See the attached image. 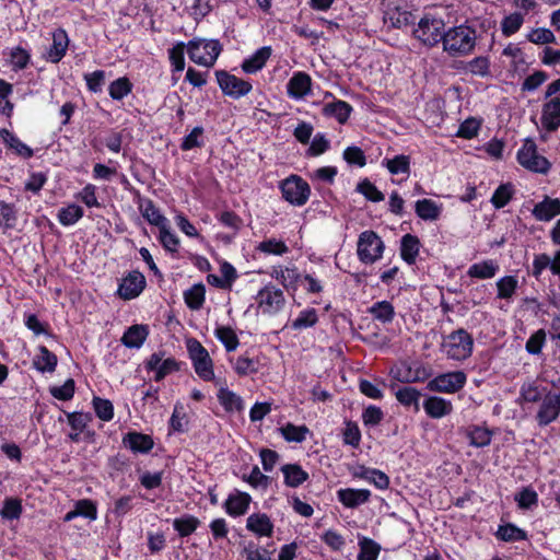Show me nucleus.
I'll return each mask as SVG.
<instances>
[{
    "label": "nucleus",
    "mask_w": 560,
    "mask_h": 560,
    "mask_svg": "<svg viewBox=\"0 0 560 560\" xmlns=\"http://www.w3.org/2000/svg\"><path fill=\"white\" fill-rule=\"evenodd\" d=\"M476 31L466 25L450 27L442 39L443 51L451 57H464L471 54L476 46Z\"/></svg>",
    "instance_id": "obj_1"
},
{
    "label": "nucleus",
    "mask_w": 560,
    "mask_h": 560,
    "mask_svg": "<svg viewBox=\"0 0 560 560\" xmlns=\"http://www.w3.org/2000/svg\"><path fill=\"white\" fill-rule=\"evenodd\" d=\"M441 352L450 360L464 361L474 350V338L464 328H458L442 338Z\"/></svg>",
    "instance_id": "obj_2"
},
{
    "label": "nucleus",
    "mask_w": 560,
    "mask_h": 560,
    "mask_svg": "<svg viewBox=\"0 0 560 560\" xmlns=\"http://www.w3.org/2000/svg\"><path fill=\"white\" fill-rule=\"evenodd\" d=\"M221 50L222 46L215 39L194 38L187 44L190 60L207 68L215 63Z\"/></svg>",
    "instance_id": "obj_3"
},
{
    "label": "nucleus",
    "mask_w": 560,
    "mask_h": 560,
    "mask_svg": "<svg viewBox=\"0 0 560 560\" xmlns=\"http://www.w3.org/2000/svg\"><path fill=\"white\" fill-rule=\"evenodd\" d=\"M444 21L431 14L422 16L412 30L415 38L428 47H434L444 36Z\"/></svg>",
    "instance_id": "obj_4"
},
{
    "label": "nucleus",
    "mask_w": 560,
    "mask_h": 560,
    "mask_svg": "<svg viewBox=\"0 0 560 560\" xmlns=\"http://www.w3.org/2000/svg\"><path fill=\"white\" fill-rule=\"evenodd\" d=\"M186 346L196 374L206 382L214 381L213 362L208 350L194 338L188 339Z\"/></svg>",
    "instance_id": "obj_5"
},
{
    "label": "nucleus",
    "mask_w": 560,
    "mask_h": 560,
    "mask_svg": "<svg viewBox=\"0 0 560 560\" xmlns=\"http://www.w3.org/2000/svg\"><path fill=\"white\" fill-rule=\"evenodd\" d=\"M384 242L374 231H364L359 235L357 254L361 262L374 264L382 258Z\"/></svg>",
    "instance_id": "obj_6"
},
{
    "label": "nucleus",
    "mask_w": 560,
    "mask_h": 560,
    "mask_svg": "<svg viewBox=\"0 0 560 560\" xmlns=\"http://www.w3.org/2000/svg\"><path fill=\"white\" fill-rule=\"evenodd\" d=\"M518 163L528 171L546 174L550 167V162L537 153V147L534 141L526 140L517 152Z\"/></svg>",
    "instance_id": "obj_7"
},
{
    "label": "nucleus",
    "mask_w": 560,
    "mask_h": 560,
    "mask_svg": "<svg viewBox=\"0 0 560 560\" xmlns=\"http://www.w3.org/2000/svg\"><path fill=\"white\" fill-rule=\"evenodd\" d=\"M467 376L463 371L442 373L430 380L427 388L431 392L455 394L466 384Z\"/></svg>",
    "instance_id": "obj_8"
},
{
    "label": "nucleus",
    "mask_w": 560,
    "mask_h": 560,
    "mask_svg": "<svg viewBox=\"0 0 560 560\" xmlns=\"http://www.w3.org/2000/svg\"><path fill=\"white\" fill-rule=\"evenodd\" d=\"M282 197L294 206H302L310 197L308 184L300 176L291 175L280 184Z\"/></svg>",
    "instance_id": "obj_9"
},
{
    "label": "nucleus",
    "mask_w": 560,
    "mask_h": 560,
    "mask_svg": "<svg viewBox=\"0 0 560 560\" xmlns=\"http://www.w3.org/2000/svg\"><path fill=\"white\" fill-rule=\"evenodd\" d=\"M215 77L223 94L235 100L247 95L253 89L249 81L237 78L224 70L217 71Z\"/></svg>",
    "instance_id": "obj_10"
},
{
    "label": "nucleus",
    "mask_w": 560,
    "mask_h": 560,
    "mask_svg": "<svg viewBox=\"0 0 560 560\" xmlns=\"http://www.w3.org/2000/svg\"><path fill=\"white\" fill-rule=\"evenodd\" d=\"M258 308L262 314H277L284 306V295L281 289L267 284L256 295Z\"/></svg>",
    "instance_id": "obj_11"
},
{
    "label": "nucleus",
    "mask_w": 560,
    "mask_h": 560,
    "mask_svg": "<svg viewBox=\"0 0 560 560\" xmlns=\"http://www.w3.org/2000/svg\"><path fill=\"white\" fill-rule=\"evenodd\" d=\"M270 276L287 289L302 284L308 291H315V280L311 276L302 277L296 268L273 267Z\"/></svg>",
    "instance_id": "obj_12"
},
{
    "label": "nucleus",
    "mask_w": 560,
    "mask_h": 560,
    "mask_svg": "<svg viewBox=\"0 0 560 560\" xmlns=\"http://www.w3.org/2000/svg\"><path fill=\"white\" fill-rule=\"evenodd\" d=\"M560 415V393H548L541 399L536 419L539 425H548Z\"/></svg>",
    "instance_id": "obj_13"
},
{
    "label": "nucleus",
    "mask_w": 560,
    "mask_h": 560,
    "mask_svg": "<svg viewBox=\"0 0 560 560\" xmlns=\"http://www.w3.org/2000/svg\"><path fill=\"white\" fill-rule=\"evenodd\" d=\"M145 288V278L139 271L129 272L120 282L117 294L124 300H132Z\"/></svg>",
    "instance_id": "obj_14"
},
{
    "label": "nucleus",
    "mask_w": 560,
    "mask_h": 560,
    "mask_svg": "<svg viewBox=\"0 0 560 560\" xmlns=\"http://www.w3.org/2000/svg\"><path fill=\"white\" fill-rule=\"evenodd\" d=\"M540 122L544 129L555 132L560 127V98L545 101L541 107Z\"/></svg>",
    "instance_id": "obj_15"
},
{
    "label": "nucleus",
    "mask_w": 560,
    "mask_h": 560,
    "mask_svg": "<svg viewBox=\"0 0 560 560\" xmlns=\"http://www.w3.org/2000/svg\"><path fill=\"white\" fill-rule=\"evenodd\" d=\"M533 217L540 222H549L560 214V199L545 196L532 210Z\"/></svg>",
    "instance_id": "obj_16"
},
{
    "label": "nucleus",
    "mask_w": 560,
    "mask_h": 560,
    "mask_svg": "<svg viewBox=\"0 0 560 560\" xmlns=\"http://www.w3.org/2000/svg\"><path fill=\"white\" fill-rule=\"evenodd\" d=\"M288 94L294 100H301L312 91V78L305 72H295L287 84Z\"/></svg>",
    "instance_id": "obj_17"
},
{
    "label": "nucleus",
    "mask_w": 560,
    "mask_h": 560,
    "mask_svg": "<svg viewBox=\"0 0 560 560\" xmlns=\"http://www.w3.org/2000/svg\"><path fill=\"white\" fill-rule=\"evenodd\" d=\"M69 38L65 30L58 28L52 33V44L46 52V59L52 63L59 62L66 55Z\"/></svg>",
    "instance_id": "obj_18"
},
{
    "label": "nucleus",
    "mask_w": 560,
    "mask_h": 560,
    "mask_svg": "<svg viewBox=\"0 0 560 560\" xmlns=\"http://www.w3.org/2000/svg\"><path fill=\"white\" fill-rule=\"evenodd\" d=\"M423 409L430 418L441 419L453 411V405L443 397L429 396L423 401Z\"/></svg>",
    "instance_id": "obj_19"
},
{
    "label": "nucleus",
    "mask_w": 560,
    "mask_h": 560,
    "mask_svg": "<svg viewBox=\"0 0 560 560\" xmlns=\"http://www.w3.org/2000/svg\"><path fill=\"white\" fill-rule=\"evenodd\" d=\"M252 498L246 492H235L228 497L224 502L225 512L233 517L244 515L248 508Z\"/></svg>",
    "instance_id": "obj_20"
},
{
    "label": "nucleus",
    "mask_w": 560,
    "mask_h": 560,
    "mask_svg": "<svg viewBox=\"0 0 560 560\" xmlns=\"http://www.w3.org/2000/svg\"><path fill=\"white\" fill-rule=\"evenodd\" d=\"M371 492L366 489H340L337 491L338 500L346 508H357L369 501Z\"/></svg>",
    "instance_id": "obj_21"
},
{
    "label": "nucleus",
    "mask_w": 560,
    "mask_h": 560,
    "mask_svg": "<svg viewBox=\"0 0 560 560\" xmlns=\"http://www.w3.org/2000/svg\"><path fill=\"white\" fill-rule=\"evenodd\" d=\"M500 270V265L494 259H485L479 262H475L467 269V276L476 279H491Z\"/></svg>",
    "instance_id": "obj_22"
},
{
    "label": "nucleus",
    "mask_w": 560,
    "mask_h": 560,
    "mask_svg": "<svg viewBox=\"0 0 560 560\" xmlns=\"http://www.w3.org/2000/svg\"><path fill=\"white\" fill-rule=\"evenodd\" d=\"M270 56L271 48L268 46L261 47L257 49L252 56L243 60L241 66L242 70L249 74L256 73L265 67Z\"/></svg>",
    "instance_id": "obj_23"
},
{
    "label": "nucleus",
    "mask_w": 560,
    "mask_h": 560,
    "mask_svg": "<svg viewBox=\"0 0 560 560\" xmlns=\"http://www.w3.org/2000/svg\"><path fill=\"white\" fill-rule=\"evenodd\" d=\"M246 528L258 536L269 537L272 535L273 525L265 513H254L247 517Z\"/></svg>",
    "instance_id": "obj_24"
},
{
    "label": "nucleus",
    "mask_w": 560,
    "mask_h": 560,
    "mask_svg": "<svg viewBox=\"0 0 560 560\" xmlns=\"http://www.w3.org/2000/svg\"><path fill=\"white\" fill-rule=\"evenodd\" d=\"M149 335L148 326L132 325L122 335L120 341L127 348L139 349Z\"/></svg>",
    "instance_id": "obj_25"
},
{
    "label": "nucleus",
    "mask_w": 560,
    "mask_h": 560,
    "mask_svg": "<svg viewBox=\"0 0 560 560\" xmlns=\"http://www.w3.org/2000/svg\"><path fill=\"white\" fill-rule=\"evenodd\" d=\"M397 401L415 412L420 410L421 392L412 386H402L395 392Z\"/></svg>",
    "instance_id": "obj_26"
},
{
    "label": "nucleus",
    "mask_w": 560,
    "mask_h": 560,
    "mask_svg": "<svg viewBox=\"0 0 560 560\" xmlns=\"http://www.w3.org/2000/svg\"><path fill=\"white\" fill-rule=\"evenodd\" d=\"M38 353L33 359V366L42 373H52L56 370L58 359L47 347L39 346Z\"/></svg>",
    "instance_id": "obj_27"
},
{
    "label": "nucleus",
    "mask_w": 560,
    "mask_h": 560,
    "mask_svg": "<svg viewBox=\"0 0 560 560\" xmlns=\"http://www.w3.org/2000/svg\"><path fill=\"white\" fill-rule=\"evenodd\" d=\"M124 444L135 453H149L153 448L154 442L150 435L129 432L124 438Z\"/></svg>",
    "instance_id": "obj_28"
},
{
    "label": "nucleus",
    "mask_w": 560,
    "mask_h": 560,
    "mask_svg": "<svg viewBox=\"0 0 560 560\" xmlns=\"http://www.w3.org/2000/svg\"><path fill=\"white\" fill-rule=\"evenodd\" d=\"M420 241L418 236L405 234L400 241V256L408 264L413 265L420 252Z\"/></svg>",
    "instance_id": "obj_29"
},
{
    "label": "nucleus",
    "mask_w": 560,
    "mask_h": 560,
    "mask_svg": "<svg viewBox=\"0 0 560 560\" xmlns=\"http://www.w3.org/2000/svg\"><path fill=\"white\" fill-rule=\"evenodd\" d=\"M217 397L226 412L242 411L244 409L242 397L228 387L220 386Z\"/></svg>",
    "instance_id": "obj_30"
},
{
    "label": "nucleus",
    "mask_w": 560,
    "mask_h": 560,
    "mask_svg": "<svg viewBox=\"0 0 560 560\" xmlns=\"http://www.w3.org/2000/svg\"><path fill=\"white\" fill-rule=\"evenodd\" d=\"M368 312L374 320H377L382 324H390L394 320L396 314L394 305L386 300L373 303L369 307Z\"/></svg>",
    "instance_id": "obj_31"
},
{
    "label": "nucleus",
    "mask_w": 560,
    "mask_h": 560,
    "mask_svg": "<svg viewBox=\"0 0 560 560\" xmlns=\"http://www.w3.org/2000/svg\"><path fill=\"white\" fill-rule=\"evenodd\" d=\"M351 112V105L345 101H332L325 104L322 109L324 116L334 117L339 124H345Z\"/></svg>",
    "instance_id": "obj_32"
},
{
    "label": "nucleus",
    "mask_w": 560,
    "mask_h": 560,
    "mask_svg": "<svg viewBox=\"0 0 560 560\" xmlns=\"http://www.w3.org/2000/svg\"><path fill=\"white\" fill-rule=\"evenodd\" d=\"M139 210L142 217L152 225L159 229L167 223V219L161 214L151 199H142L139 202Z\"/></svg>",
    "instance_id": "obj_33"
},
{
    "label": "nucleus",
    "mask_w": 560,
    "mask_h": 560,
    "mask_svg": "<svg viewBox=\"0 0 560 560\" xmlns=\"http://www.w3.org/2000/svg\"><path fill=\"white\" fill-rule=\"evenodd\" d=\"M525 13L524 11H514L508 15H505L501 20V32L505 37H511L515 33H517L525 22Z\"/></svg>",
    "instance_id": "obj_34"
},
{
    "label": "nucleus",
    "mask_w": 560,
    "mask_h": 560,
    "mask_svg": "<svg viewBox=\"0 0 560 560\" xmlns=\"http://www.w3.org/2000/svg\"><path fill=\"white\" fill-rule=\"evenodd\" d=\"M415 211L422 220L434 221L439 219L442 207L431 199H421L416 201Z\"/></svg>",
    "instance_id": "obj_35"
},
{
    "label": "nucleus",
    "mask_w": 560,
    "mask_h": 560,
    "mask_svg": "<svg viewBox=\"0 0 560 560\" xmlns=\"http://www.w3.org/2000/svg\"><path fill=\"white\" fill-rule=\"evenodd\" d=\"M497 298L511 302L518 288V280L514 276H504L497 280Z\"/></svg>",
    "instance_id": "obj_36"
},
{
    "label": "nucleus",
    "mask_w": 560,
    "mask_h": 560,
    "mask_svg": "<svg viewBox=\"0 0 560 560\" xmlns=\"http://www.w3.org/2000/svg\"><path fill=\"white\" fill-rule=\"evenodd\" d=\"M385 22L392 27L402 28L415 23V16L407 10L395 8L385 13Z\"/></svg>",
    "instance_id": "obj_37"
},
{
    "label": "nucleus",
    "mask_w": 560,
    "mask_h": 560,
    "mask_svg": "<svg viewBox=\"0 0 560 560\" xmlns=\"http://www.w3.org/2000/svg\"><path fill=\"white\" fill-rule=\"evenodd\" d=\"M358 546L360 548L358 560H377L381 552V545L378 542L369 537L359 535Z\"/></svg>",
    "instance_id": "obj_38"
},
{
    "label": "nucleus",
    "mask_w": 560,
    "mask_h": 560,
    "mask_svg": "<svg viewBox=\"0 0 560 560\" xmlns=\"http://www.w3.org/2000/svg\"><path fill=\"white\" fill-rule=\"evenodd\" d=\"M281 471L283 474L285 485L292 488L299 487L308 477L307 472L296 464L283 465Z\"/></svg>",
    "instance_id": "obj_39"
},
{
    "label": "nucleus",
    "mask_w": 560,
    "mask_h": 560,
    "mask_svg": "<svg viewBox=\"0 0 560 560\" xmlns=\"http://www.w3.org/2000/svg\"><path fill=\"white\" fill-rule=\"evenodd\" d=\"M83 214L82 207L77 203H70L58 211L57 219L61 225L71 226L81 220Z\"/></svg>",
    "instance_id": "obj_40"
},
{
    "label": "nucleus",
    "mask_w": 560,
    "mask_h": 560,
    "mask_svg": "<svg viewBox=\"0 0 560 560\" xmlns=\"http://www.w3.org/2000/svg\"><path fill=\"white\" fill-rule=\"evenodd\" d=\"M0 138L2 141L19 155L28 159L33 155V150L23 143L15 135L10 132L8 129L0 130Z\"/></svg>",
    "instance_id": "obj_41"
},
{
    "label": "nucleus",
    "mask_w": 560,
    "mask_h": 560,
    "mask_svg": "<svg viewBox=\"0 0 560 560\" xmlns=\"http://www.w3.org/2000/svg\"><path fill=\"white\" fill-rule=\"evenodd\" d=\"M467 438L470 445L475 447H485L491 443L492 432L485 427L472 425L467 429Z\"/></svg>",
    "instance_id": "obj_42"
},
{
    "label": "nucleus",
    "mask_w": 560,
    "mask_h": 560,
    "mask_svg": "<svg viewBox=\"0 0 560 560\" xmlns=\"http://www.w3.org/2000/svg\"><path fill=\"white\" fill-rule=\"evenodd\" d=\"M206 289L202 283L194 284L184 292V300L190 310H200L205 303Z\"/></svg>",
    "instance_id": "obj_43"
},
{
    "label": "nucleus",
    "mask_w": 560,
    "mask_h": 560,
    "mask_svg": "<svg viewBox=\"0 0 560 560\" xmlns=\"http://www.w3.org/2000/svg\"><path fill=\"white\" fill-rule=\"evenodd\" d=\"M382 165L385 166L392 175L410 173V158L405 154L396 155L393 159H384Z\"/></svg>",
    "instance_id": "obj_44"
},
{
    "label": "nucleus",
    "mask_w": 560,
    "mask_h": 560,
    "mask_svg": "<svg viewBox=\"0 0 560 560\" xmlns=\"http://www.w3.org/2000/svg\"><path fill=\"white\" fill-rule=\"evenodd\" d=\"M214 336L224 346L228 352L236 350L240 345L235 331L229 326H218L214 329Z\"/></svg>",
    "instance_id": "obj_45"
},
{
    "label": "nucleus",
    "mask_w": 560,
    "mask_h": 560,
    "mask_svg": "<svg viewBox=\"0 0 560 560\" xmlns=\"http://www.w3.org/2000/svg\"><path fill=\"white\" fill-rule=\"evenodd\" d=\"M514 501L518 509L532 510L538 505V494L532 487H524L514 495Z\"/></svg>",
    "instance_id": "obj_46"
},
{
    "label": "nucleus",
    "mask_w": 560,
    "mask_h": 560,
    "mask_svg": "<svg viewBox=\"0 0 560 560\" xmlns=\"http://www.w3.org/2000/svg\"><path fill=\"white\" fill-rule=\"evenodd\" d=\"M281 436L287 442H295L301 443L306 439V435L310 433V430L305 425H294L292 423H287L285 425L279 429Z\"/></svg>",
    "instance_id": "obj_47"
},
{
    "label": "nucleus",
    "mask_w": 560,
    "mask_h": 560,
    "mask_svg": "<svg viewBox=\"0 0 560 560\" xmlns=\"http://www.w3.org/2000/svg\"><path fill=\"white\" fill-rule=\"evenodd\" d=\"M199 524V520L192 515H185L173 521V527L180 537L192 534L198 528Z\"/></svg>",
    "instance_id": "obj_48"
},
{
    "label": "nucleus",
    "mask_w": 560,
    "mask_h": 560,
    "mask_svg": "<svg viewBox=\"0 0 560 560\" xmlns=\"http://www.w3.org/2000/svg\"><path fill=\"white\" fill-rule=\"evenodd\" d=\"M497 537L503 541H520L527 538L526 532L514 524L500 525Z\"/></svg>",
    "instance_id": "obj_49"
},
{
    "label": "nucleus",
    "mask_w": 560,
    "mask_h": 560,
    "mask_svg": "<svg viewBox=\"0 0 560 560\" xmlns=\"http://www.w3.org/2000/svg\"><path fill=\"white\" fill-rule=\"evenodd\" d=\"M132 91V83L128 78L122 77L114 80L108 86L109 96L115 101H120Z\"/></svg>",
    "instance_id": "obj_50"
},
{
    "label": "nucleus",
    "mask_w": 560,
    "mask_h": 560,
    "mask_svg": "<svg viewBox=\"0 0 560 560\" xmlns=\"http://www.w3.org/2000/svg\"><path fill=\"white\" fill-rule=\"evenodd\" d=\"M159 241L165 250L176 253L179 247V238L171 231L168 222L159 229Z\"/></svg>",
    "instance_id": "obj_51"
},
{
    "label": "nucleus",
    "mask_w": 560,
    "mask_h": 560,
    "mask_svg": "<svg viewBox=\"0 0 560 560\" xmlns=\"http://www.w3.org/2000/svg\"><path fill=\"white\" fill-rule=\"evenodd\" d=\"M257 250L267 255L281 256L289 252L284 242L277 238H268L257 245Z\"/></svg>",
    "instance_id": "obj_52"
},
{
    "label": "nucleus",
    "mask_w": 560,
    "mask_h": 560,
    "mask_svg": "<svg viewBox=\"0 0 560 560\" xmlns=\"http://www.w3.org/2000/svg\"><path fill=\"white\" fill-rule=\"evenodd\" d=\"M526 39L536 45H548L556 43L555 34L545 27L533 28L526 34Z\"/></svg>",
    "instance_id": "obj_53"
},
{
    "label": "nucleus",
    "mask_w": 560,
    "mask_h": 560,
    "mask_svg": "<svg viewBox=\"0 0 560 560\" xmlns=\"http://www.w3.org/2000/svg\"><path fill=\"white\" fill-rule=\"evenodd\" d=\"M187 424L188 420L184 406L176 404L170 419V428L175 432L183 433L186 431Z\"/></svg>",
    "instance_id": "obj_54"
},
{
    "label": "nucleus",
    "mask_w": 560,
    "mask_h": 560,
    "mask_svg": "<svg viewBox=\"0 0 560 560\" xmlns=\"http://www.w3.org/2000/svg\"><path fill=\"white\" fill-rule=\"evenodd\" d=\"M185 45L183 42L177 43L168 50V58L173 67V71L182 72L185 68Z\"/></svg>",
    "instance_id": "obj_55"
},
{
    "label": "nucleus",
    "mask_w": 560,
    "mask_h": 560,
    "mask_svg": "<svg viewBox=\"0 0 560 560\" xmlns=\"http://www.w3.org/2000/svg\"><path fill=\"white\" fill-rule=\"evenodd\" d=\"M466 70L472 75L487 77L490 74V60L485 56L476 57L467 62Z\"/></svg>",
    "instance_id": "obj_56"
},
{
    "label": "nucleus",
    "mask_w": 560,
    "mask_h": 560,
    "mask_svg": "<svg viewBox=\"0 0 560 560\" xmlns=\"http://www.w3.org/2000/svg\"><path fill=\"white\" fill-rule=\"evenodd\" d=\"M22 514V504L19 499L8 498L3 502L0 515L4 520H18Z\"/></svg>",
    "instance_id": "obj_57"
},
{
    "label": "nucleus",
    "mask_w": 560,
    "mask_h": 560,
    "mask_svg": "<svg viewBox=\"0 0 560 560\" xmlns=\"http://www.w3.org/2000/svg\"><path fill=\"white\" fill-rule=\"evenodd\" d=\"M357 190L362 194L368 200L373 202H380L384 200V194L377 189V187L369 179H363L357 186Z\"/></svg>",
    "instance_id": "obj_58"
},
{
    "label": "nucleus",
    "mask_w": 560,
    "mask_h": 560,
    "mask_svg": "<svg viewBox=\"0 0 560 560\" xmlns=\"http://www.w3.org/2000/svg\"><path fill=\"white\" fill-rule=\"evenodd\" d=\"M512 198V186L510 184L500 185L491 197V202L494 208L500 209L505 207Z\"/></svg>",
    "instance_id": "obj_59"
},
{
    "label": "nucleus",
    "mask_w": 560,
    "mask_h": 560,
    "mask_svg": "<svg viewBox=\"0 0 560 560\" xmlns=\"http://www.w3.org/2000/svg\"><path fill=\"white\" fill-rule=\"evenodd\" d=\"M93 407L96 416L103 421H110L114 417V407L108 399L94 397Z\"/></svg>",
    "instance_id": "obj_60"
},
{
    "label": "nucleus",
    "mask_w": 560,
    "mask_h": 560,
    "mask_svg": "<svg viewBox=\"0 0 560 560\" xmlns=\"http://www.w3.org/2000/svg\"><path fill=\"white\" fill-rule=\"evenodd\" d=\"M233 369L238 375L245 376L256 373L258 371V363L248 357H238L233 362Z\"/></svg>",
    "instance_id": "obj_61"
},
{
    "label": "nucleus",
    "mask_w": 560,
    "mask_h": 560,
    "mask_svg": "<svg viewBox=\"0 0 560 560\" xmlns=\"http://www.w3.org/2000/svg\"><path fill=\"white\" fill-rule=\"evenodd\" d=\"M89 208H100L101 203L96 197V187L93 184L85 185L81 191L75 195Z\"/></svg>",
    "instance_id": "obj_62"
},
{
    "label": "nucleus",
    "mask_w": 560,
    "mask_h": 560,
    "mask_svg": "<svg viewBox=\"0 0 560 560\" xmlns=\"http://www.w3.org/2000/svg\"><path fill=\"white\" fill-rule=\"evenodd\" d=\"M74 508L78 516L85 517L90 521L97 520V508L96 504L89 499H82L75 502Z\"/></svg>",
    "instance_id": "obj_63"
},
{
    "label": "nucleus",
    "mask_w": 560,
    "mask_h": 560,
    "mask_svg": "<svg viewBox=\"0 0 560 560\" xmlns=\"http://www.w3.org/2000/svg\"><path fill=\"white\" fill-rule=\"evenodd\" d=\"M74 388V381L68 378L61 386L50 387L49 392L54 398L66 401L73 397Z\"/></svg>",
    "instance_id": "obj_64"
}]
</instances>
